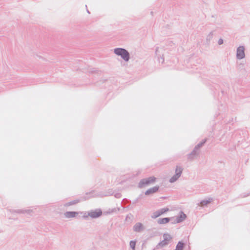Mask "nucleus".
<instances>
[{"label":"nucleus","mask_w":250,"mask_h":250,"mask_svg":"<svg viewBox=\"0 0 250 250\" xmlns=\"http://www.w3.org/2000/svg\"><path fill=\"white\" fill-rule=\"evenodd\" d=\"M114 53L118 55L121 56L122 58L125 61H128L129 59V55L128 52L125 49L123 48H116L114 49Z\"/></svg>","instance_id":"nucleus-1"},{"label":"nucleus","mask_w":250,"mask_h":250,"mask_svg":"<svg viewBox=\"0 0 250 250\" xmlns=\"http://www.w3.org/2000/svg\"><path fill=\"white\" fill-rule=\"evenodd\" d=\"M156 178L154 177H151L145 179H143L140 183V187H142L146 185L151 184L155 182Z\"/></svg>","instance_id":"nucleus-2"},{"label":"nucleus","mask_w":250,"mask_h":250,"mask_svg":"<svg viewBox=\"0 0 250 250\" xmlns=\"http://www.w3.org/2000/svg\"><path fill=\"white\" fill-rule=\"evenodd\" d=\"M168 211H169V208H162L159 210H157V211L153 212V213L152 215V218H156L160 216L161 215L167 213Z\"/></svg>","instance_id":"nucleus-3"},{"label":"nucleus","mask_w":250,"mask_h":250,"mask_svg":"<svg viewBox=\"0 0 250 250\" xmlns=\"http://www.w3.org/2000/svg\"><path fill=\"white\" fill-rule=\"evenodd\" d=\"M163 237L164 240L159 244V245L161 247H164L167 245L171 239V236L167 233L164 234Z\"/></svg>","instance_id":"nucleus-4"},{"label":"nucleus","mask_w":250,"mask_h":250,"mask_svg":"<svg viewBox=\"0 0 250 250\" xmlns=\"http://www.w3.org/2000/svg\"><path fill=\"white\" fill-rule=\"evenodd\" d=\"M182 172V169L181 167H177L176 168V174L170 179V182H173L176 181L180 176Z\"/></svg>","instance_id":"nucleus-5"},{"label":"nucleus","mask_w":250,"mask_h":250,"mask_svg":"<svg viewBox=\"0 0 250 250\" xmlns=\"http://www.w3.org/2000/svg\"><path fill=\"white\" fill-rule=\"evenodd\" d=\"M245 57L244 47L240 46L237 50V57L239 59H241Z\"/></svg>","instance_id":"nucleus-6"},{"label":"nucleus","mask_w":250,"mask_h":250,"mask_svg":"<svg viewBox=\"0 0 250 250\" xmlns=\"http://www.w3.org/2000/svg\"><path fill=\"white\" fill-rule=\"evenodd\" d=\"M89 215L93 218H96L102 214V211L100 210L91 211L89 213Z\"/></svg>","instance_id":"nucleus-7"},{"label":"nucleus","mask_w":250,"mask_h":250,"mask_svg":"<svg viewBox=\"0 0 250 250\" xmlns=\"http://www.w3.org/2000/svg\"><path fill=\"white\" fill-rule=\"evenodd\" d=\"M78 214L77 212L68 211L65 213V216L67 218L75 217Z\"/></svg>","instance_id":"nucleus-8"},{"label":"nucleus","mask_w":250,"mask_h":250,"mask_svg":"<svg viewBox=\"0 0 250 250\" xmlns=\"http://www.w3.org/2000/svg\"><path fill=\"white\" fill-rule=\"evenodd\" d=\"M158 189H159V187H154L151 188L149 189L148 190H147L146 192V194L149 195L150 194L155 193L158 191Z\"/></svg>","instance_id":"nucleus-9"},{"label":"nucleus","mask_w":250,"mask_h":250,"mask_svg":"<svg viewBox=\"0 0 250 250\" xmlns=\"http://www.w3.org/2000/svg\"><path fill=\"white\" fill-rule=\"evenodd\" d=\"M170 221L169 218H164L162 219H160L158 220V223L159 224H165L169 222Z\"/></svg>","instance_id":"nucleus-10"},{"label":"nucleus","mask_w":250,"mask_h":250,"mask_svg":"<svg viewBox=\"0 0 250 250\" xmlns=\"http://www.w3.org/2000/svg\"><path fill=\"white\" fill-rule=\"evenodd\" d=\"M142 229V225L140 223H138L135 225L134 227V230L136 231H140Z\"/></svg>","instance_id":"nucleus-11"},{"label":"nucleus","mask_w":250,"mask_h":250,"mask_svg":"<svg viewBox=\"0 0 250 250\" xmlns=\"http://www.w3.org/2000/svg\"><path fill=\"white\" fill-rule=\"evenodd\" d=\"M183 247H184V244L182 243V242H180L177 245L175 250H183Z\"/></svg>","instance_id":"nucleus-12"},{"label":"nucleus","mask_w":250,"mask_h":250,"mask_svg":"<svg viewBox=\"0 0 250 250\" xmlns=\"http://www.w3.org/2000/svg\"><path fill=\"white\" fill-rule=\"evenodd\" d=\"M210 202H211V200L210 199H208V200H204V201H202L200 203V204H201V206H203L207 205L208 204L210 203Z\"/></svg>","instance_id":"nucleus-13"},{"label":"nucleus","mask_w":250,"mask_h":250,"mask_svg":"<svg viewBox=\"0 0 250 250\" xmlns=\"http://www.w3.org/2000/svg\"><path fill=\"white\" fill-rule=\"evenodd\" d=\"M186 217V215L183 213H181V214H180V219H178V220L177 221L178 222H181L182 221H183L184 219H185Z\"/></svg>","instance_id":"nucleus-14"},{"label":"nucleus","mask_w":250,"mask_h":250,"mask_svg":"<svg viewBox=\"0 0 250 250\" xmlns=\"http://www.w3.org/2000/svg\"><path fill=\"white\" fill-rule=\"evenodd\" d=\"M135 245H136V242L135 241H131L130 242V246L133 250H135Z\"/></svg>","instance_id":"nucleus-15"},{"label":"nucleus","mask_w":250,"mask_h":250,"mask_svg":"<svg viewBox=\"0 0 250 250\" xmlns=\"http://www.w3.org/2000/svg\"><path fill=\"white\" fill-rule=\"evenodd\" d=\"M223 42V41L222 39H220L219 41H218V43L219 44H222Z\"/></svg>","instance_id":"nucleus-16"}]
</instances>
